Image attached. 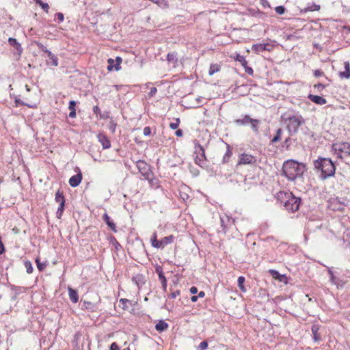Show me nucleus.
Listing matches in <instances>:
<instances>
[{"instance_id":"nucleus-1","label":"nucleus","mask_w":350,"mask_h":350,"mask_svg":"<svg viewBox=\"0 0 350 350\" xmlns=\"http://www.w3.org/2000/svg\"><path fill=\"white\" fill-rule=\"evenodd\" d=\"M314 169L317 172H321L319 178L325 180L333 177L336 173L334 162L329 158L319 157L313 161Z\"/></svg>"},{"instance_id":"nucleus-2","label":"nucleus","mask_w":350,"mask_h":350,"mask_svg":"<svg viewBox=\"0 0 350 350\" xmlns=\"http://www.w3.org/2000/svg\"><path fill=\"white\" fill-rule=\"evenodd\" d=\"M306 171L305 164L290 159L283 163L282 174L288 180L294 181L296 178L302 177Z\"/></svg>"},{"instance_id":"nucleus-3","label":"nucleus","mask_w":350,"mask_h":350,"mask_svg":"<svg viewBox=\"0 0 350 350\" xmlns=\"http://www.w3.org/2000/svg\"><path fill=\"white\" fill-rule=\"evenodd\" d=\"M277 200L283 204L286 211L292 213L299 209L301 202V198L295 197L292 192L279 191L277 193Z\"/></svg>"},{"instance_id":"nucleus-4","label":"nucleus","mask_w":350,"mask_h":350,"mask_svg":"<svg viewBox=\"0 0 350 350\" xmlns=\"http://www.w3.org/2000/svg\"><path fill=\"white\" fill-rule=\"evenodd\" d=\"M281 119L286 124V129L290 135H295L298 133L299 128L305 124V119L299 113L286 116V113L281 116Z\"/></svg>"},{"instance_id":"nucleus-5","label":"nucleus","mask_w":350,"mask_h":350,"mask_svg":"<svg viewBox=\"0 0 350 350\" xmlns=\"http://www.w3.org/2000/svg\"><path fill=\"white\" fill-rule=\"evenodd\" d=\"M174 240V237L172 234L158 240L157 232H154L150 238L152 246L157 249H163L166 245L172 243Z\"/></svg>"},{"instance_id":"nucleus-6","label":"nucleus","mask_w":350,"mask_h":350,"mask_svg":"<svg viewBox=\"0 0 350 350\" xmlns=\"http://www.w3.org/2000/svg\"><path fill=\"white\" fill-rule=\"evenodd\" d=\"M139 172L146 180H151L153 174L150 170V165L144 160H139L136 163Z\"/></svg>"},{"instance_id":"nucleus-7","label":"nucleus","mask_w":350,"mask_h":350,"mask_svg":"<svg viewBox=\"0 0 350 350\" xmlns=\"http://www.w3.org/2000/svg\"><path fill=\"white\" fill-rule=\"evenodd\" d=\"M195 162L197 165L202 167L204 162L206 161L205 151L202 146H201L197 140H195Z\"/></svg>"},{"instance_id":"nucleus-8","label":"nucleus","mask_w":350,"mask_h":350,"mask_svg":"<svg viewBox=\"0 0 350 350\" xmlns=\"http://www.w3.org/2000/svg\"><path fill=\"white\" fill-rule=\"evenodd\" d=\"M7 282H8V279L6 277L5 278ZM8 286L10 287L11 290V294H10V299L12 301H15L17 299L18 295H20L23 290L24 289L22 286H16L14 284H10L9 282H8Z\"/></svg>"},{"instance_id":"nucleus-9","label":"nucleus","mask_w":350,"mask_h":350,"mask_svg":"<svg viewBox=\"0 0 350 350\" xmlns=\"http://www.w3.org/2000/svg\"><path fill=\"white\" fill-rule=\"evenodd\" d=\"M268 272L273 277V278L280 282L287 284L288 283V279L286 274L280 273V272L275 269H269Z\"/></svg>"},{"instance_id":"nucleus-10","label":"nucleus","mask_w":350,"mask_h":350,"mask_svg":"<svg viewBox=\"0 0 350 350\" xmlns=\"http://www.w3.org/2000/svg\"><path fill=\"white\" fill-rule=\"evenodd\" d=\"M75 171L77 172V174L71 176L68 181L70 187L73 188L79 185L83 178L82 173L79 167H77Z\"/></svg>"},{"instance_id":"nucleus-11","label":"nucleus","mask_w":350,"mask_h":350,"mask_svg":"<svg viewBox=\"0 0 350 350\" xmlns=\"http://www.w3.org/2000/svg\"><path fill=\"white\" fill-rule=\"evenodd\" d=\"M333 148L336 151H339L350 155V144L348 142L335 144L333 145Z\"/></svg>"},{"instance_id":"nucleus-12","label":"nucleus","mask_w":350,"mask_h":350,"mask_svg":"<svg viewBox=\"0 0 350 350\" xmlns=\"http://www.w3.org/2000/svg\"><path fill=\"white\" fill-rule=\"evenodd\" d=\"M107 62V70L109 71H111L113 69L118 71L120 69V64L122 62V58L120 57H117L115 61L113 59L109 58Z\"/></svg>"},{"instance_id":"nucleus-13","label":"nucleus","mask_w":350,"mask_h":350,"mask_svg":"<svg viewBox=\"0 0 350 350\" xmlns=\"http://www.w3.org/2000/svg\"><path fill=\"white\" fill-rule=\"evenodd\" d=\"M255 162H256V159H254V157L252 155L243 153L240 155L238 164L239 165L254 164Z\"/></svg>"},{"instance_id":"nucleus-14","label":"nucleus","mask_w":350,"mask_h":350,"mask_svg":"<svg viewBox=\"0 0 350 350\" xmlns=\"http://www.w3.org/2000/svg\"><path fill=\"white\" fill-rule=\"evenodd\" d=\"M327 271L329 275L330 281L336 285L338 287L339 286H342L344 284V282H342V280L340 278L339 276H337L335 275V273L334 272L332 267H328Z\"/></svg>"},{"instance_id":"nucleus-15","label":"nucleus","mask_w":350,"mask_h":350,"mask_svg":"<svg viewBox=\"0 0 350 350\" xmlns=\"http://www.w3.org/2000/svg\"><path fill=\"white\" fill-rule=\"evenodd\" d=\"M327 271L329 275L330 281L336 285L338 287L339 286H342L344 284V282H342V280L340 278L339 276H337L335 275V273L334 272L332 267H328Z\"/></svg>"},{"instance_id":"nucleus-16","label":"nucleus","mask_w":350,"mask_h":350,"mask_svg":"<svg viewBox=\"0 0 350 350\" xmlns=\"http://www.w3.org/2000/svg\"><path fill=\"white\" fill-rule=\"evenodd\" d=\"M8 43L16 51V53H14V55H16L18 56V59H19L23 53V48L21 47V44L14 38H9Z\"/></svg>"},{"instance_id":"nucleus-17","label":"nucleus","mask_w":350,"mask_h":350,"mask_svg":"<svg viewBox=\"0 0 350 350\" xmlns=\"http://www.w3.org/2000/svg\"><path fill=\"white\" fill-rule=\"evenodd\" d=\"M131 280L132 282L137 286L139 289H140L146 283L145 275L142 273L133 275Z\"/></svg>"},{"instance_id":"nucleus-18","label":"nucleus","mask_w":350,"mask_h":350,"mask_svg":"<svg viewBox=\"0 0 350 350\" xmlns=\"http://www.w3.org/2000/svg\"><path fill=\"white\" fill-rule=\"evenodd\" d=\"M269 46H270V44L269 43L254 44L252 46V50L256 53H259L263 51H270L271 49L269 48Z\"/></svg>"},{"instance_id":"nucleus-19","label":"nucleus","mask_w":350,"mask_h":350,"mask_svg":"<svg viewBox=\"0 0 350 350\" xmlns=\"http://www.w3.org/2000/svg\"><path fill=\"white\" fill-rule=\"evenodd\" d=\"M319 327L320 326L317 324H313L311 327L312 340L315 342H319L321 340V337L319 333Z\"/></svg>"},{"instance_id":"nucleus-20","label":"nucleus","mask_w":350,"mask_h":350,"mask_svg":"<svg viewBox=\"0 0 350 350\" xmlns=\"http://www.w3.org/2000/svg\"><path fill=\"white\" fill-rule=\"evenodd\" d=\"M103 220L105 222V224L108 226V227L113 232H117V228L116 224L113 221L111 217L108 215L107 213H105L103 215Z\"/></svg>"},{"instance_id":"nucleus-21","label":"nucleus","mask_w":350,"mask_h":350,"mask_svg":"<svg viewBox=\"0 0 350 350\" xmlns=\"http://www.w3.org/2000/svg\"><path fill=\"white\" fill-rule=\"evenodd\" d=\"M99 142L102 144L104 149L109 148L111 142L109 138L104 134H98L97 136Z\"/></svg>"},{"instance_id":"nucleus-22","label":"nucleus","mask_w":350,"mask_h":350,"mask_svg":"<svg viewBox=\"0 0 350 350\" xmlns=\"http://www.w3.org/2000/svg\"><path fill=\"white\" fill-rule=\"evenodd\" d=\"M308 97L311 101L317 105H322L327 103L326 99L321 96L309 94Z\"/></svg>"},{"instance_id":"nucleus-23","label":"nucleus","mask_w":350,"mask_h":350,"mask_svg":"<svg viewBox=\"0 0 350 350\" xmlns=\"http://www.w3.org/2000/svg\"><path fill=\"white\" fill-rule=\"evenodd\" d=\"M169 324L166 323L164 320H159L155 325V329L159 333H161L167 330Z\"/></svg>"},{"instance_id":"nucleus-24","label":"nucleus","mask_w":350,"mask_h":350,"mask_svg":"<svg viewBox=\"0 0 350 350\" xmlns=\"http://www.w3.org/2000/svg\"><path fill=\"white\" fill-rule=\"evenodd\" d=\"M252 118L248 115L242 116L241 118L234 120V123L238 126H245L250 123Z\"/></svg>"},{"instance_id":"nucleus-25","label":"nucleus","mask_w":350,"mask_h":350,"mask_svg":"<svg viewBox=\"0 0 350 350\" xmlns=\"http://www.w3.org/2000/svg\"><path fill=\"white\" fill-rule=\"evenodd\" d=\"M68 291L70 301L74 304L77 303L79 301V295L77 291L71 287H68Z\"/></svg>"},{"instance_id":"nucleus-26","label":"nucleus","mask_w":350,"mask_h":350,"mask_svg":"<svg viewBox=\"0 0 350 350\" xmlns=\"http://www.w3.org/2000/svg\"><path fill=\"white\" fill-rule=\"evenodd\" d=\"M345 71L340 72L339 75L341 78L349 79L350 78V64L349 62L344 63Z\"/></svg>"},{"instance_id":"nucleus-27","label":"nucleus","mask_w":350,"mask_h":350,"mask_svg":"<svg viewBox=\"0 0 350 350\" xmlns=\"http://www.w3.org/2000/svg\"><path fill=\"white\" fill-rule=\"evenodd\" d=\"M47 56L49 58V60L46 61L47 64L53 66H58V58L54 54H53L51 51L49 52Z\"/></svg>"},{"instance_id":"nucleus-28","label":"nucleus","mask_w":350,"mask_h":350,"mask_svg":"<svg viewBox=\"0 0 350 350\" xmlns=\"http://www.w3.org/2000/svg\"><path fill=\"white\" fill-rule=\"evenodd\" d=\"M221 221V226L223 228V231L226 232L228 229V225L230 223H232L233 221L231 220L228 216L220 217Z\"/></svg>"},{"instance_id":"nucleus-29","label":"nucleus","mask_w":350,"mask_h":350,"mask_svg":"<svg viewBox=\"0 0 350 350\" xmlns=\"http://www.w3.org/2000/svg\"><path fill=\"white\" fill-rule=\"evenodd\" d=\"M232 152L230 145L226 144V151L223 157V163H227L229 161L230 157L232 156Z\"/></svg>"},{"instance_id":"nucleus-30","label":"nucleus","mask_w":350,"mask_h":350,"mask_svg":"<svg viewBox=\"0 0 350 350\" xmlns=\"http://www.w3.org/2000/svg\"><path fill=\"white\" fill-rule=\"evenodd\" d=\"M283 131L281 128H279L276 130V133L274 135V137L271 139V143L275 144L278 142L282 139V135Z\"/></svg>"},{"instance_id":"nucleus-31","label":"nucleus","mask_w":350,"mask_h":350,"mask_svg":"<svg viewBox=\"0 0 350 350\" xmlns=\"http://www.w3.org/2000/svg\"><path fill=\"white\" fill-rule=\"evenodd\" d=\"M245 281V278L244 276L241 275L238 278L237 286H238L239 288L240 289V291L243 293L246 292V291H247L246 288L244 285Z\"/></svg>"},{"instance_id":"nucleus-32","label":"nucleus","mask_w":350,"mask_h":350,"mask_svg":"<svg viewBox=\"0 0 350 350\" xmlns=\"http://www.w3.org/2000/svg\"><path fill=\"white\" fill-rule=\"evenodd\" d=\"M167 61L169 63L176 64L178 62L177 53L176 52L169 53L167 55Z\"/></svg>"},{"instance_id":"nucleus-33","label":"nucleus","mask_w":350,"mask_h":350,"mask_svg":"<svg viewBox=\"0 0 350 350\" xmlns=\"http://www.w3.org/2000/svg\"><path fill=\"white\" fill-rule=\"evenodd\" d=\"M250 124H251L252 129L253 130V131L256 134L258 133V125L260 124V120L252 118V120Z\"/></svg>"},{"instance_id":"nucleus-34","label":"nucleus","mask_w":350,"mask_h":350,"mask_svg":"<svg viewBox=\"0 0 350 350\" xmlns=\"http://www.w3.org/2000/svg\"><path fill=\"white\" fill-rule=\"evenodd\" d=\"M95 305L88 301H84L82 304V309H86L89 311L93 312L94 310Z\"/></svg>"},{"instance_id":"nucleus-35","label":"nucleus","mask_w":350,"mask_h":350,"mask_svg":"<svg viewBox=\"0 0 350 350\" xmlns=\"http://www.w3.org/2000/svg\"><path fill=\"white\" fill-rule=\"evenodd\" d=\"M220 70V66L217 64H212L210 66L209 70H208V75L210 76L213 75L215 73L219 72Z\"/></svg>"},{"instance_id":"nucleus-36","label":"nucleus","mask_w":350,"mask_h":350,"mask_svg":"<svg viewBox=\"0 0 350 350\" xmlns=\"http://www.w3.org/2000/svg\"><path fill=\"white\" fill-rule=\"evenodd\" d=\"M55 200L56 202L61 204V202H65V198L64 196L63 191H60L59 189L55 193Z\"/></svg>"},{"instance_id":"nucleus-37","label":"nucleus","mask_w":350,"mask_h":350,"mask_svg":"<svg viewBox=\"0 0 350 350\" xmlns=\"http://www.w3.org/2000/svg\"><path fill=\"white\" fill-rule=\"evenodd\" d=\"M120 306L123 310H127L129 308L128 304L132 305L131 300L126 298H121L120 299Z\"/></svg>"},{"instance_id":"nucleus-38","label":"nucleus","mask_w":350,"mask_h":350,"mask_svg":"<svg viewBox=\"0 0 350 350\" xmlns=\"http://www.w3.org/2000/svg\"><path fill=\"white\" fill-rule=\"evenodd\" d=\"M65 208V202H61V204H59V206L57 208V211L56 212V216L58 219H60L63 215L64 211Z\"/></svg>"},{"instance_id":"nucleus-39","label":"nucleus","mask_w":350,"mask_h":350,"mask_svg":"<svg viewBox=\"0 0 350 350\" xmlns=\"http://www.w3.org/2000/svg\"><path fill=\"white\" fill-rule=\"evenodd\" d=\"M234 59L236 61L240 62V64H241L242 66H245L247 64V62L246 61L245 57L243 55H241L239 53L236 54V56L234 57Z\"/></svg>"},{"instance_id":"nucleus-40","label":"nucleus","mask_w":350,"mask_h":350,"mask_svg":"<svg viewBox=\"0 0 350 350\" xmlns=\"http://www.w3.org/2000/svg\"><path fill=\"white\" fill-rule=\"evenodd\" d=\"M36 4H38L46 12H49V5L47 3H44L42 0H33Z\"/></svg>"},{"instance_id":"nucleus-41","label":"nucleus","mask_w":350,"mask_h":350,"mask_svg":"<svg viewBox=\"0 0 350 350\" xmlns=\"http://www.w3.org/2000/svg\"><path fill=\"white\" fill-rule=\"evenodd\" d=\"M320 10V5H317L315 3H312L311 5H308V6L306 8V11L313 12L318 11Z\"/></svg>"},{"instance_id":"nucleus-42","label":"nucleus","mask_w":350,"mask_h":350,"mask_svg":"<svg viewBox=\"0 0 350 350\" xmlns=\"http://www.w3.org/2000/svg\"><path fill=\"white\" fill-rule=\"evenodd\" d=\"M35 44L38 46L39 50H40L41 51H43V52H44L46 54H48L49 52H50V51L46 49V47L44 44H42L41 42H40L38 41H35Z\"/></svg>"},{"instance_id":"nucleus-43","label":"nucleus","mask_w":350,"mask_h":350,"mask_svg":"<svg viewBox=\"0 0 350 350\" xmlns=\"http://www.w3.org/2000/svg\"><path fill=\"white\" fill-rule=\"evenodd\" d=\"M208 342L206 340H203L198 346L197 349L198 350H206L208 348Z\"/></svg>"},{"instance_id":"nucleus-44","label":"nucleus","mask_w":350,"mask_h":350,"mask_svg":"<svg viewBox=\"0 0 350 350\" xmlns=\"http://www.w3.org/2000/svg\"><path fill=\"white\" fill-rule=\"evenodd\" d=\"M275 11L277 14L282 15L285 13L286 8L283 5H279L275 8Z\"/></svg>"},{"instance_id":"nucleus-45","label":"nucleus","mask_w":350,"mask_h":350,"mask_svg":"<svg viewBox=\"0 0 350 350\" xmlns=\"http://www.w3.org/2000/svg\"><path fill=\"white\" fill-rule=\"evenodd\" d=\"M179 124H180V119L179 118H176L175 122H171L170 124V127L172 130H175V129H176L178 127Z\"/></svg>"},{"instance_id":"nucleus-46","label":"nucleus","mask_w":350,"mask_h":350,"mask_svg":"<svg viewBox=\"0 0 350 350\" xmlns=\"http://www.w3.org/2000/svg\"><path fill=\"white\" fill-rule=\"evenodd\" d=\"M155 271L158 274V276L164 274L162 266L159 264H156Z\"/></svg>"},{"instance_id":"nucleus-47","label":"nucleus","mask_w":350,"mask_h":350,"mask_svg":"<svg viewBox=\"0 0 350 350\" xmlns=\"http://www.w3.org/2000/svg\"><path fill=\"white\" fill-rule=\"evenodd\" d=\"M81 337V334L79 332H77L74 335V338L72 341V344L75 345L76 347L78 345V340Z\"/></svg>"},{"instance_id":"nucleus-48","label":"nucleus","mask_w":350,"mask_h":350,"mask_svg":"<svg viewBox=\"0 0 350 350\" xmlns=\"http://www.w3.org/2000/svg\"><path fill=\"white\" fill-rule=\"evenodd\" d=\"M55 18L57 19L59 23H62L64 20V16L62 12H57L55 14Z\"/></svg>"},{"instance_id":"nucleus-49","label":"nucleus","mask_w":350,"mask_h":350,"mask_svg":"<svg viewBox=\"0 0 350 350\" xmlns=\"http://www.w3.org/2000/svg\"><path fill=\"white\" fill-rule=\"evenodd\" d=\"M244 68H245V72L248 74L249 75H252L253 73H254V71H253V69L248 66H247V64L245 66H243Z\"/></svg>"},{"instance_id":"nucleus-50","label":"nucleus","mask_w":350,"mask_h":350,"mask_svg":"<svg viewBox=\"0 0 350 350\" xmlns=\"http://www.w3.org/2000/svg\"><path fill=\"white\" fill-rule=\"evenodd\" d=\"M143 134L144 136H149L151 134V129L150 126H146L143 129Z\"/></svg>"},{"instance_id":"nucleus-51","label":"nucleus","mask_w":350,"mask_h":350,"mask_svg":"<svg viewBox=\"0 0 350 350\" xmlns=\"http://www.w3.org/2000/svg\"><path fill=\"white\" fill-rule=\"evenodd\" d=\"M180 294V291L179 290H177V291H175L172 292V293L168 295V297L172 298V299H174V298H176L177 296H178Z\"/></svg>"},{"instance_id":"nucleus-52","label":"nucleus","mask_w":350,"mask_h":350,"mask_svg":"<svg viewBox=\"0 0 350 350\" xmlns=\"http://www.w3.org/2000/svg\"><path fill=\"white\" fill-rule=\"evenodd\" d=\"M109 350H120V347L116 342H113L109 346Z\"/></svg>"},{"instance_id":"nucleus-53","label":"nucleus","mask_w":350,"mask_h":350,"mask_svg":"<svg viewBox=\"0 0 350 350\" xmlns=\"http://www.w3.org/2000/svg\"><path fill=\"white\" fill-rule=\"evenodd\" d=\"M77 105V103L75 100H70L69 102L68 108L70 110H76L75 107Z\"/></svg>"},{"instance_id":"nucleus-54","label":"nucleus","mask_w":350,"mask_h":350,"mask_svg":"<svg viewBox=\"0 0 350 350\" xmlns=\"http://www.w3.org/2000/svg\"><path fill=\"white\" fill-rule=\"evenodd\" d=\"M190 172L193 176H197L199 175V170L193 167L189 166Z\"/></svg>"},{"instance_id":"nucleus-55","label":"nucleus","mask_w":350,"mask_h":350,"mask_svg":"<svg viewBox=\"0 0 350 350\" xmlns=\"http://www.w3.org/2000/svg\"><path fill=\"white\" fill-rule=\"evenodd\" d=\"M15 103L16 107L26 105V104L23 100L18 98H15Z\"/></svg>"},{"instance_id":"nucleus-56","label":"nucleus","mask_w":350,"mask_h":350,"mask_svg":"<svg viewBox=\"0 0 350 350\" xmlns=\"http://www.w3.org/2000/svg\"><path fill=\"white\" fill-rule=\"evenodd\" d=\"M290 145H291V138L287 137L286 139H285V140L283 142V147H286V148H288Z\"/></svg>"},{"instance_id":"nucleus-57","label":"nucleus","mask_w":350,"mask_h":350,"mask_svg":"<svg viewBox=\"0 0 350 350\" xmlns=\"http://www.w3.org/2000/svg\"><path fill=\"white\" fill-rule=\"evenodd\" d=\"M93 112L96 116H98L101 113L100 109L98 106H94L93 107Z\"/></svg>"},{"instance_id":"nucleus-58","label":"nucleus","mask_w":350,"mask_h":350,"mask_svg":"<svg viewBox=\"0 0 350 350\" xmlns=\"http://www.w3.org/2000/svg\"><path fill=\"white\" fill-rule=\"evenodd\" d=\"M116 124L115 122H113V121L111 122L109 124V130H111L113 133L115 132L116 131Z\"/></svg>"},{"instance_id":"nucleus-59","label":"nucleus","mask_w":350,"mask_h":350,"mask_svg":"<svg viewBox=\"0 0 350 350\" xmlns=\"http://www.w3.org/2000/svg\"><path fill=\"white\" fill-rule=\"evenodd\" d=\"M27 269V273H31L33 272L32 264H25Z\"/></svg>"},{"instance_id":"nucleus-60","label":"nucleus","mask_w":350,"mask_h":350,"mask_svg":"<svg viewBox=\"0 0 350 350\" xmlns=\"http://www.w3.org/2000/svg\"><path fill=\"white\" fill-rule=\"evenodd\" d=\"M324 75L323 72L321 70H316L314 72V75L316 77H321Z\"/></svg>"},{"instance_id":"nucleus-61","label":"nucleus","mask_w":350,"mask_h":350,"mask_svg":"<svg viewBox=\"0 0 350 350\" xmlns=\"http://www.w3.org/2000/svg\"><path fill=\"white\" fill-rule=\"evenodd\" d=\"M36 265H37V267H38L39 271H43L47 265V264H36Z\"/></svg>"},{"instance_id":"nucleus-62","label":"nucleus","mask_w":350,"mask_h":350,"mask_svg":"<svg viewBox=\"0 0 350 350\" xmlns=\"http://www.w3.org/2000/svg\"><path fill=\"white\" fill-rule=\"evenodd\" d=\"M161 286H162L163 291L164 293H165L167 291V280L161 281Z\"/></svg>"},{"instance_id":"nucleus-63","label":"nucleus","mask_w":350,"mask_h":350,"mask_svg":"<svg viewBox=\"0 0 350 350\" xmlns=\"http://www.w3.org/2000/svg\"><path fill=\"white\" fill-rule=\"evenodd\" d=\"M198 288L196 286H191L189 289V292L192 295H195L198 293Z\"/></svg>"},{"instance_id":"nucleus-64","label":"nucleus","mask_w":350,"mask_h":350,"mask_svg":"<svg viewBox=\"0 0 350 350\" xmlns=\"http://www.w3.org/2000/svg\"><path fill=\"white\" fill-rule=\"evenodd\" d=\"M315 88H317L319 90H321L325 88V85L322 83H318L314 85Z\"/></svg>"}]
</instances>
